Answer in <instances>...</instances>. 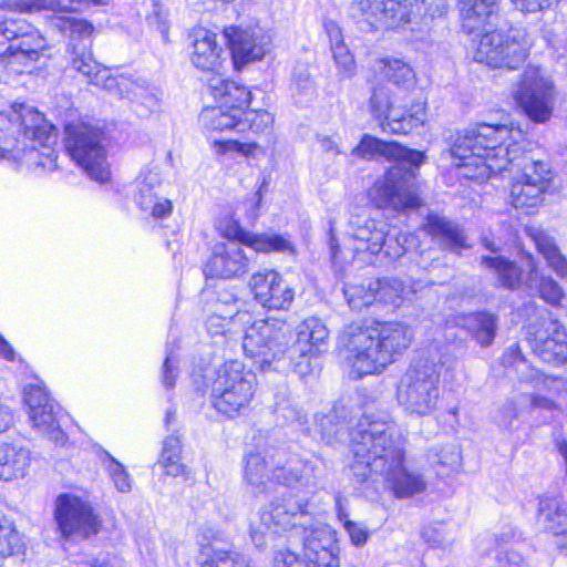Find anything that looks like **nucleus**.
<instances>
[{
	"label": "nucleus",
	"instance_id": "052dcab7",
	"mask_svg": "<svg viewBox=\"0 0 567 567\" xmlns=\"http://www.w3.org/2000/svg\"><path fill=\"white\" fill-rule=\"evenodd\" d=\"M257 143H241L236 140H225V141H214L212 144V148L214 153L218 156L229 155H251L257 148Z\"/></svg>",
	"mask_w": 567,
	"mask_h": 567
},
{
	"label": "nucleus",
	"instance_id": "20e7f679",
	"mask_svg": "<svg viewBox=\"0 0 567 567\" xmlns=\"http://www.w3.org/2000/svg\"><path fill=\"white\" fill-rule=\"evenodd\" d=\"M390 332L386 322L362 327L352 323L343 331L341 342L344 347V359L350 367L352 379L380 373L390 362L388 340Z\"/></svg>",
	"mask_w": 567,
	"mask_h": 567
},
{
	"label": "nucleus",
	"instance_id": "b1692460",
	"mask_svg": "<svg viewBox=\"0 0 567 567\" xmlns=\"http://www.w3.org/2000/svg\"><path fill=\"white\" fill-rule=\"evenodd\" d=\"M306 506L291 499H276L261 509L260 524L267 530L274 528L275 533L293 528H301L308 533L311 516Z\"/></svg>",
	"mask_w": 567,
	"mask_h": 567
},
{
	"label": "nucleus",
	"instance_id": "37998d69",
	"mask_svg": "<svg viewBox=\"0 0 567 567\" xmlns=\"http://www.w3.org/2000/svg\"><path fill=\"white\" fill-rule=\"evenodd\" d=\"M481 264L497 275L503 287L511 290L525 289L526 274L514 261L502 256H484Z\"/></svg>",
	"mask_w": 567,
	"mask_h": 567
},
{
	"label": "nucleus",
	"instance_id": "4468645a",
	"mask_svg": "<svg viewBox=\"0 0 567 567\" xmlns=\"http://www.w3.org/2000/svg\"><path fill=\"white\" fill-rule=\"evenodd\" d=\"M392 85L398 90V92L392 90L395 102L403 101L406 96H413L409 107L405 103L401 105L406 109V114L392 118V134H408L424 122V102L421 94L416 92L415 73L409 64L400 60H392Z\"/></svg>",
	"mask_w": 567,
	"mask_h": 567
},
{
	"label": "nucleus",
	"instance_id": "e433bc0d",
	"mask_svg": "<svg viewBox=\"0 0 567 567\" xmlns=\"http://www.w3.org/2000/svg\"><path fill=\"white\" fill-rule=\"evenodd\" d=\"M208 87L215 100L227 109L244 110L251 100V93L244 85L224 79L220 74L208 80Z\"/></svg>",
	"mask_w": 567,
	"mask_h": 567
},
{
	"label": "nucleus",
	"instance_id": "cd10ccee",
	"mask_svg": "<svg viewBox=\"0 0 567 567\" xmlns=\"http://www.w3.org/2000/svg\"><path fill=\"white\" fill-rule=\"evenodd\" d=\"M190 38L192 64L203 72L219 74L223 50L217 43V35L207 29L199 28L193 31Z\"/></svg>",
	"mask_w": 567,
	"mask_h": 567
},
{
	"label": "nucleus",
	"instance_id": "49530a36",
	"mask_svg": "<svg viewBox=\"0 0 567 567\" xmlns=\"http://www.w3.org/2000/svg\"><path fill=\"white\" fill-rule=\"evenodd\" d=\"M241 115V110L227 109L225 105L205 107L199 122L207 131H234L237 132V123Z\"/></svg>",
	"mask_w": 567,
	"mask_h": 567
},
{
	"label": "nucleus",
	"instance_id": "0eeeda50",
	"mask_svg": "<svg viewBox=\"0 0 567 567\" xmlns=\"http://www.w3.org/2000/svg\"><path fill=\"white\" fill-rule=\"evenodd\" d=\"M64 133V146L70 157L90 178L99 183L107 182L111 173L102 144V130L79 121L68 123Z\"/></svg>",
	"mask_w": 567,
	"mask_h": 567
},
{
	"label": "nucleus",
	"instance_id": "f03ea898",
	"mask_svg": "<svg viewBox=\"0 0 567 567\" xmlns=\"http://www.w3.org/2000/svg\"><path fill=\"white\" fill-rule=\"evenodd\" d=\"M56 128L35 107L19 103L0 110L2 157L28 167L52 172L56 168Z\"/></svg>",
	"mask_w": 567,
	"mask_h": 567
},
{
	"label": "nucleus",
	"instance_id": "ddd939ff",
	"mask_svg": "<svg viewBox=\"0 0 567 567\" xmlns=\"http://www.w3.org/2000/svg\"><path fill=\"white\" fill-rule=\"evenodd\" d=\"M336 533L327 525L317 526L303 537L302 556L289 549H280L274 558V567H340Z\"/></svg>",
	"mask_w": 567,
	"mask_h": 567
},
{
	"label": "nucleus",
	"instance_id": "5701e85b",
	"mask_svg": "<svg viewBox=\"0 0 567 567\" xmlns=\"http://www.w3.org/2000/svg\"><path fill=\"white\" fill-rule=\"evenodd\" d=\"M249 257L236 241L217 243L205 264L204 274L208 278H238L249 269Z\"/></svg>",
	"mask_w": 567,
	"mask_h": 567
},
{
	"label": "nucleus",
	"instance_id": "4d7b16f0",
	"mask_svg": "<svg viewBox=\"0 0 567 567\" xmlns=\"http://www.w3.org/2000/svg\"><path fill=\"white\" fill-rule=\"evenodd\" d=\"M35 31L24 19L4 18L0 22V43H16L20 38Z\"/></svg>",
	"mask_w": 567,
	"mask_h": 567
},
{
	"label": "nucleus",
	"instance_id": "f8f14e48",
	"mask_svg": "<svg viewBox=\"0 0 567 567\" xmlns=\"http://www.w3.org/2000/svg\"><path fill=\"white\" fill-rule=\"evenodd\" d=\"M530 43L522 30L484 33L477 44L474 59L494 69L516 70L529 55Z\"/></svg>",
	"mask_w": 567,
	"mask_h": 567
},
{
	"label": "nucleus",
	"instance_id": "58836bf2",
	"mask_svg": "<svg viewBox=\"0 0 567 567\" xmlns=\"http://www.w3.org/2000/svg\"><path fill=\"white\" fill-rule=\"evenodd\" d=\"M525 289L537 292L546 302L556 306L564 297L563 288L549 276L540 275L534 259L528 258V270L524 281Z\"/></svg>",
	"mask_w": 567,
	"mask_h": 567
},
{
	"label": "nucleus",
	"instance_id": "bb28decb",
	"mask_svg": "<svg viewBox=\"0 0 567 567\" xmlns=\"http://www.w3.org/2000/svg\"><path fill=\"white\" fill-rule=\"evenodd\" d=\"M426 481L404 456L401 447L392 449V494L398 498H409L426 489Z\"/></svg>",
	"mask_w": 567,
	"mask_h": 567
},
{
	"label": "nucleus",
	"instance_id": "7c9ffc66",
	"mask_svg": "<svg viewBox=\"0 0 567 567\" xmlns=\"http://www.w3.org/2000/svg\"><path fill=\"white\" fill-rule=\"evenodd\" d=\"M462 28L471 34L494 24L497 19L496 0H458Z\"/></svg>",
	"mask_w": 567,
	"mask_h": 567
},
{
	"label": "nucleus",
	"instance_id": "9b49d317",
	"mask_svg": "<svg viewBox=\"0 0 567 567\" xmlns=\"http://www.w3.org/2000/svg\"><path fill=\"white\" fill-rule=\"evenodd\" d=\"M423 152L392 141V210H410L422 206L419 169L425 162Z\"/></svg>",
	"mask_w": 567,
	"mask_h": 567
},
{
	"label": "nucleus",
	"instance_id": "2eb2a0df",
	"mask_svg": "<svg viewBox=\"0 0 567 567\" xmlns=\"http://www.w3.org/2000/svg\"><path fill=\"white\" fill-rule=\"evenodd\" d=\"M54 518L64 538H89L100 530L101 523L92 507L81 498L62 494L55 503Z\"/></svg>",
	"mask_w": 567,
	"mask_h": 567
},
{
	"label": "nucleus",
	"instance_id": "13d9d810",
	"mask_svg": "<svg viewBox=\"0 0 567 567\" xmlns=\"http://www.w3.org/2000/svg\"><path fill=\"white\" fill-rule=\"evenodd\" d=\"M20 548V536L10 519L0 511V555L9 556Z\"/></svg>",
	"mask_w": 567,
	"mask_h": 567
},
{
	"label": "nucleus",
	"instance_id": "473e14b6",
	"mask_svg": "<svg viewBox=\"0 0 567 567\" xmlns=\"http://www.w3.org/2000/svg\"><path fill=\"white\" fill-rule=\"evenodd\" d=\"M526 233L546 260L547 266L561 279L567 280V258L561 254L556 240L539 227H527Z\"/></svg>",
	"mask_w": 567,
	"mask_h": 567
},
{
	"label": "nucleus",
	"instance_id": "e2e57ef3",
	"mask_svg": "<svg viewBox=\"0 0 567 567\" xmlns=\"http://www.w3.org/2000/svg\"><path fill=\"white\" fill-rule=\"evenodd\" d=\"M109 473L118 492L127 493L131 491L132 481L130 474L126 472L124 466L114 458H111V463L109 465Z\"/></svg>",
	"mask_w": 567,
	"mask_h": 567
},
{
	"label": "nucleus",
	"instance_id": "dca6fc26",
	"mask_svg": "<svg viewBox=\"0 0 567 567\" xmlns=\"http://www.w3.org/2000/svg\"><path fill=\"white\" fill-rule=\"evenodd\" d=\"M553 179L549 164L544 161H530L524 164L520 178L511 187L512 205L516 209L530 213L540 206L544 194Z\"/></svg>",
	"mask_w": 567,
	"mask_h": 567
},
{
	"label": "nucleus",
	"instance_id": "39448f33",
	"mask_svg": "<svg viewBox=\"0 0 567 567\" xmlns=\"http://www.w3.org/2000/svg\"><path fill=\"white\" fill-rule=\"evenodd\" d=\"M256 386L257 377L251 369L239 360L226 361L212 382V404L219 413L235 417L249 408Z\"/></svg>",
	"mask_w": 567,
	"mask_h": 567
},
{
	"label": "nucleus",
	"instance_id": "a878e982",
	"mask_svg": "<svg viewBox=\"0 0 567 567\" xmlns=\"http://www.w3.org/2000/svg\"><path fill=\"white\" fill-rule=\"evenodd\" d=\"M136 187L134 199L144 213L157 219L172 214L173 204L162 194L163 181L158 172L150 169L141 173Z\"/></svg>",
	"mask_w": 567,
	"mask_h": 567
},
{
	"label": "nucleus",
	"instance_id": "3c124183",
	"mask_svg": "<svg viewBox=\"0 0 567 567\" xmlns=\"http://www.w3.org/2000/svg\"><path fill=\"white\" fill-rule=\"evenodd\" d=\"M249 248L256 252H284L295 255L296 250L291 241L278 234H254Z\"/></svg>",
	"mask_w": 567,
	"mask_h": 567
},
{
	"label": "nucleus",
	"instance_id": "69168bd1",
	"mask_svg": "<svg viewBox=\"0 0 567 567\" xmlns=\"http://www.w3.org/2000/svg\"><path fill=\"white\" fill-rule=\"evenodd\" d=\"M178 375V361L175 355L167 353L162 368V383L166 389H172L175 385Z\"/></svg>",
	"mask_w": 567,
	"mask_h": 567
},
{
	"label": "nucleus",
	"instance_id": "f257e3e1",
	"mask_svg": "<svg viewBox=\"0 0 567 567\" xmlns=\"http://www.w3.org/2000/svg\"><path fill=\"white\" fill-rule=\"evenodd\" d=\"M329 332L323 322L308 318L297 327L296 339L290 344L292 332L288 323L277 319L257 320L246 330L243 349L261 371L276 370L274 363L286 355L300 375L311 372V360L321 353Z\"/></svg>",
	"mask_w": 567,
	"mask_h": 567
},
{
	"label": "nucleus",
	"instance_id": "4c0bfd02",
	"mask_svg": "<svg viewBox=\"0 0 567 567\" xmlns=\"http://www.w3.org/2000/svg\"><path fill=\"white\" fill-rule=\"evenodd\" d=\"M424 229L433 238L437 239L444 248L460 251L462 248L466 247L465 236L462 230L445 217L429 215L424 224Z\"/></svg>",
	"mask_w": 567,
	"mask_h": 567
},
{
	"label": "nucleus",
	"instance_id": "c03bdc74",
	"mask_svg": "<svg viewBox=\"0 0 567 567\" xmlns=\"http://www.w3.org/2000/svg\"><path fill=\"white\" fill-rule=\"evenodd\" d=\"M388 60L378 61L377 65L380 70L378 82L372 87L370 99V109L374 117L382 120L381 126L385 128L389 125L390 93L388 84L390 82V73L388 72Z\"/></svg>",
	"mask_w": 567,
	"mask_h": 567
},
{
	"label": "nucleus",
	"instance_id": "c756f323",
	"mask_svg": "<svg viewBox=\"0 0 567 567\" xmlns=\"http://www.w3.org/2000/svg\"><path fill=\"white\" fill-rule=\"evenodd\" d=\"M350 225L353 239L352 248L355 252L369 251L377 255L382 250L390 227L386 221H378L374 218L364 220L355 218L350 221Z\"/></svg>",
	"mask_w": 567,
	"mask_h": 567
},
{
	"label": "nucleus",
	"instance_id": "a211bd4d",
	"mask_svg": "<svg viewBox=\"0 0 567 567\" xmlns=\"http://www.w3.org/2000/svg\"><path fill=\"white\" fill-rule=\"evenodd\" d=\"M23 394L32 426L56 445H64L66 435L56 417V404L45 388L40 383L29 384L24 388Z\"/></svg>",
	"mask_w": 567,
	"mask_h": 567
},
{
	"label": "nucleus",
	"instance_id": "c9c22d12",
	"mask_svg": "<svg viewBox=\"0 0 567 567\" xmlns=\"http://www.w3.org/2000/svg\"><path fill=\"white\" fill-rule=\"evenodd\" d=\"M389 295L390 281L386 278L371 281L368 287L363 285H348L344 288L348 303L354 310H361L377 301L386 303Z\"/></svg>",
	"mask_w": 567,
	"mask_h": 567
},
{
	"label": "nucleus",
	"instance_id": "6ab92c4d",
	"mask_svg": "<svg viewBox=\"0 0 567 567\" xmlns=\"http://www.w3.org/2000/svg\"><path fill=\"white\" fill-rule=\"evenodd\" d=\"M515 99L525 114L535 123H545L553 112L551 84L540 76L539 70L525 71Z\"/></svg>",
	"mask_w": 567,
	"mask_h": 567
},
{
	"label": "nucleus",
	"instance_id": "ea45409f",
	"mask_svg": "<svg viewBox=\"0 0 567 567\" xmlns=\"http://www.w3.org/2000/svg\"><path fill=\"white\" fill-rule=\"evenodd\" d=\"M482 347L492 344L497 329V317L486 311L464 315L460 323Z\"/></svg>",
	"mask_w": 567,
	"mask_h": 567
},
{
	"label": "nucleus",
	"instance_id": "7ed1b4c3",
	"mask_svg": "<svg viewBox=\"0 0 567 567\" xmlns=\"http://www.w3.org/2000/svg\"><path fill=\"white\" fill-rule=\"evenodd\" d=\"M512 130L507 125L481 123L457 133L451 145L456 166L467 169L464 176L485 181L502 173L518 158L520 147L507 144Z\"/></svg>",
	"mask_w": 567,
	"mask_h": 567
},
{
	"label": "nucleus",
	"instance_id": "72a5a7b5",
	"mask_svg": "<svg viewBox=\"0 0 567 567\" xmlns=\"http://www.w3.org/2000/svg\"><path fill=\"white\" fill-rule=\"evenodd\" d=\"M30 451L22 445L0 442V480L12 481L27 475L30 467Z\"/></svg>",
	"mask_w": 567,
	"mask_h": 567
},
{
	"label": "nucleus",
	"instance_id": "79ce46f5",
	"mask_svg": "<svg viewBox=\"0 0 567 567\" xmlns=\"http://www.w3.org/2000/svg\"><path fill=\"white\" fill-rule=\"evenodd\" d=\"M198 563L199 567H252L251 559L247 555L213 545L203 546Z\"/></svg>",
	"mask_w": 567,
	"mask_h": 567
},
{
	"label": "nucleus",
	"instance_id": "8fccbe9b",
	"mask_svg": "<svg viewBox=\"0 0 567 567\" xmlns=\"http://www.w3.org/2000/svg\"><path fill=\"white\" fill-rule=\"evenodd\" d=\"M427 457L440 477L450 476L457 471L461 464L460 452L454 446L433 447Z\"/></svg>",
	"mask_w": 567,
	"mask_h": 567
},
{
	"label": "nucleus",
	"instance_id": "f3484780",
	"mask_svg": "<svg viewBox=\"0 0 567 567\" xmlns=\"http://www.w3.org/2000/svg\"><path fill=\"white\" fill-rule=\"evenodd\" d=\"M526 341L545 363L559 365L567 361V332L556 319L545 317L529 326Z\"/></svg>",
	"mask_w": 567,
	"mask_h": 567
},
{
	"label": "nucleus",
	"instance_id": "338daca9",
	"mask_svg": "<svg viewBox=\"0 0 567 567\" xmlns=\"http://www.w3.org/2000/svg\"><path fill=\"white\" fill-rule=\"evenodd\" d=\"M333 59L336 63L339 65L342 72L344 73H352L353 70V56L349 52L348 48L344 45V43H339L338 45H333L331 48Z\"/></svg>",
	"mask_w": 567,
	"mask_h": 567
},
{
	"label": "nucleus",
	"instance_id": "6e6d98bb",
	"mask_svg": "<svg viewBox=\"0 0 567 567\" xmlns=\"http://www.w3.org/2000/svg\"><path fill=\"white\" fill-rule=\"evenodd\" d=\"M352 154L363 159L390 158V143L365 134Z\"/></svg>",
	"mask_w": 567,
	"mask_h": 567
},
{
	"label": "nucleus",
	"instance_id": "2f4dec72",
	"mask_svg": "<svg viewBox=\"0 0 567 567\" xmlns=\"http://www.w3.org/2000/svg\"><path fill=\"white\" fill-rule=\"evenodd\" d=\"M44 38L35 31L20 38L16 43H10L7 51L10 52L9 64L16 72H30L29 66L38 61L40 51L44 49Z\"/></svg>",
	"mask_w": 567,
	"mask_h": 567
},
{
	"label": "nucleus",
	"instance_id": "1a4fd4ad",
	"mask_svg": "<svg viewBox=\"0 0 567 567\" xmlns=\"http://www.w3.org/2000/svg\"><path fill=\"white\" fill-rule=\"evenodd\" d=\"M440 370L433 361H420L406 370L398 389V403L420 416L435 411L440 400Z\"/></svg>",
	"mask_w": 567,
	"mask_h": 567
},
{
	"label": "nucleus",
	"instance_id": "de8ad7c7",
	"mask_svg": "<svg viewBox=\"0 0 567 567\" xmlns=\"http://www.w3.org/2000/svg\"><path fill=\"white\" fill-rule=\"evenodd\" d=\"M389 0H360L351 3L350 13L359 23L364 22L373 29L388 22Z\"/></svg>",
	"mask_w": 567,
	"mask_h": 567
},
{
	"label": "nucleus",
	"instance_id": "a19ab883",
	"mask_svg": "<svg viewBox=\"0 0 567 567\" xmlns=\"http://www.w3.org/2000/svg\"><path fill=\"white\" fill-rule=\"evenodd\" d=\"M538 514L545 529L558 537L567 535V504L558 498L543 497Z\"/></svg>",
	"mask_w": 567,
	"mask_h": 567
},
{
	"label": "nucleus",
	"instance_id": "4be33fe9",
	"mask_svg": "<svg viewBox=\"0 0 567 567\" xmlns=\"http://www.w3.org/2000/svg\"><path fill=\"white\" fill-rule=\"evenodd\" d=\"M446 12V0H392V28L420 30Z\"/></svg>",
	"mask_w": 567,
	"mask_h": 567
},
{
	"label": "nucleus",
	"instance_id": "393cba45",
	"mask_svg": "<svg viewBox=\"0 0 567 567\" xmlns=\"http://www.w3.org/2000/svg\"><path fill=\"white\" fill-rule=\"evenodd\" d=\"M317 468L297 455H289L285 451L272 453L271 480L288 487L315 486L317 484Z\"/></svg>",
	"mask_w": 567,
	"mask_h": 567
},
{
	"label": "nucleus",
	"instance_id": "603ef678",
	"mask_svg": "<svg viewBox=\"0 0 567 567\" xmlns=\"http://www.w3.org/2000/svg\"><path fill=\"white\" fill-rule=\"evenodd\" d=\"M317 427L321 439L329 445L341 442L348 435L347 426L340 420L337 409L318 417Z\"/></svg>",
	"mask_w": 567,
	"mask_h": 567
},
{
	"label": "nucleus",
	"instance_id": "a18cd8bd",
	"mask_svg": "<svg viewBox=\"0 0 567 567\" xmlns=\"http://www.w3.org/2000/svg\"><path fill=\"white\" fill-rule=\"evenodd\" d=\"M271 460L272 453L266 456L260 453H249L245 458L244 478L257 493L265 492L268 482L272 481Z\"/></svg>",
	"mask_w": 567,
	"mask_h": 567
},
{
	"label": "nucleus",
	"instance_id": "423d86ee",
	"mask_svg": "<svg viewBox=\"0 0 567 567\" xmlns=\"http://www.w3.org/2000/svg\"><path fill=\"white\" fill-rule=\"evenodd\" d=\"M73 65L87 79L90 84L100 86L120 97L132 100L138 116L146 117L159 109L161 97L157 93L140 86L123 75H112L110 70L102 66L91 54L80 52L74 56Z\"/></svg>",
	"mask_w": 567,
	"mask_h": 567
},
{
	"label": "nucleus",
	"instance_id": "774afa93",
	"mask_svg": "<svg viewBox=\"0 0 567 567\" xmlns=\"http://www.w3.org/2000/svg\"><path fill=\"white\" fill-rule=\"evenodd\" d=\"M512 2L523 12L535 13L553 8L559 0H512Z\"/></svg>",
	"mask_w": 567,
	"mask_h": 567
},
{
	"label": "nucleus",
	"instance_id": "6e6552de",
	"mask_svg": "<svg viewBox=\"0 0 567 567\" xmlns=\"http://www.w3.org/2000/svg\"><path fill=\"white\" fill-rule=\"evenodd\" d=\"M502 364L508 370L509 375H515L520 383L536 391L529 395L530 410H559L554 396L567 389V381L564 378L545 374L532 365L518 343L506 349L502 355Z\"/></svg>",
	"mask_w": 567,
	"mask_h": 567
},
{
	"label": "nucleus",
	"instance_id": "bf43d9fd",
	"mask_svg": "<svg viewBox=\"0 0 567 567\" xmlns=\"http://www.w3.org/2000/svg\"><path fill=\"white\" fill-rule=\"evenodd\" d=\"M368 198L378 209H386L390 206V169H386L368 189Z\"/></svg>",
	"mask_w": 567,
	"mask_h": 567
},
{
	"label": "nucleus",
	"instance_id": "c85d7f7f",
	"mask_svg": "<svg viewBox=\"0 0 567 567\" xmlns=\"http://www.w3.org/2000/svg\"><path fill=\"white\" fill-rule=\"evenodd\" d=\"M51 24L70 38V68L80 73L73 65V59L80 52H86L93 58V54L90 50L91 35L94 30L93 25L86 20L78 19L71 16L53 17Z\"/></svg>",
	"mask_w": 567,
	"mask_h": 567
},
{
	"label": "nucleus",
	"instance_id": "f704fd0d",
	"mask_svg": "<svg viewBox=\"0 0 567 567\" xmlns=\"http://www.w3.org/2000/svg\"><path fill=\"white\" fill-rule=\"evenodd\" d=\"M239 300L228 292H220L212 305V313L206 320L209 334L219 336L229 330V326L236 317L240 316Z\"/></svg>",
	"mask_w": 567,
	"mask_h": 567
},
{
	"label": "nucleus",
	"instance_id": "680f3d73",
	"mask_svg": "<svg viewBox=\"0 0 567 567\" xmlns=\"http://www.w3.org/2000/svg\"><path fill=\"white\" fill-rule=\"evenodd\" d=\"M414 338L413 329L403 322H392V354L405 351Z\"/></svg>",
	"mask_w": 567,
	"mask_h": 567
},
{
	"label": "nucleus",
	"instance_id": "5fc2aeb1",
	"mask_svg": "<svg viewBox=\"0 0 567 567\" xmlns=\"http://www.w3.org/2000/svg\"><path fill=\"white\" fill-rule=\"evenodd\" d=\"M456 536L454 525L449 526L443 522H435L425 526L422 530L423 539L434 547H449L451 546Z\"/></svg>",
	"mask_w": 567,
	"mask_h": 567
},
{
	"label": "nucleus",
	"instance_id": "aec40b11",
	"mask_svg": "<svg viewBox=\"0 0 567 567\" xmlns=\"http://www.w3.org/2000/svg\"><path fill=\"white\" fill-rule=\"evenodd\" d=\"M224 35L236 69L261 60L271 47L270 35L258 25L247 29L230 25L225 28Z\"/></svg>",
	"mask_w": 567,
	"mask_h": 567
},
{
	"label": "nucleus",
	"instance_id": "864d4df0",
	"mask_svg": "<svg viewBox=\"0 0 567 567\" xmlns=\"http://www.w3.org/2000/svg\"><path fill=\"white\" fill-rule=\"evenodd\" d=\"M272 123V114L265 110H241V115L237 123V133H264L270 128Z\"/></svg>",
	"mask_w": 567,
	"mask_h": 567
},
{
	"label": "nucleus",
	"instance_id": "09e8293b",
	"mask_svg": "<svg viewBox=\"0 0 567 567\" xmlns=\"http://www.w3.org/2000/svg\"><path fill=\"white\" fill-rule=\"evenodd\" d=\"M110 0H69L68 4H63L60 0H14L10 7L20 12H32L41 9H50L52 11L68 12L75 10L73 4L105 6Z\"/></svg>",
	"mask_w": 567,
	"mask_h": 567
},
{
	"label": "nucleus",
	"instance_id": "412c9836",
	"mask_svg": "<svg viewBox=\"0 0 567 567\" xmlns=\"http://www.w3.org/2000/svg\"><path fill=\"white\" fill-rule=\"evenodd\" d=\"M255 300L269 310H288L295 299V290L274 269L255 272L249 279Z\"/></svg>",
	"mask_w": 567,
	"mask_h": 567
},
{
	"label": "nucleus",
	"instance_id": "9d476101",
	"mask_svg": "<svg viewBox=\"0 0 567 567\" xmlns=\"http://www.w3.org/2000/svg\"><path fill=\"white\" fill-rule=\"evenodd\" d=\"M385 422L368 421L359 422L355 429L349 433L351 452L354 457L350 465L353 475L359 482H364L372 471H378V462L386 464L389 455L390 435Z\"/></svg>",
	"mask_w": 567,
	"mask_h": 567
},
{
	"label": "nucleus",
	"instance_id": "0e129e2a",
	"mask_svg": "<svg viewBox=\"0 0 567 567\" xmlns=\"http://www.w3.org/2000/svg\"><path fill=\"white\" fill-rule=\"evenodd\" d=\"M221 235L228 239L229 241H236L239 245H245L247 247L250 246L252 233H249L243 229L236 221H228L226 228L220 226Z\"/></svg>",
	"mask_w": 567,
	"mask_h": 567
}]
</instances>
